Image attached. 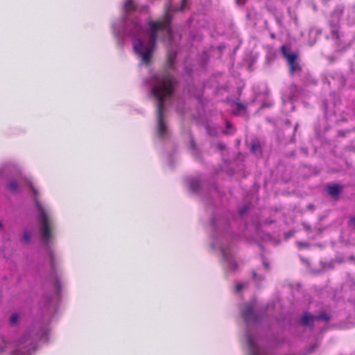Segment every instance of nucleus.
I'll use <instances>...</instances> for the list:
<instances>
[{"mask_svg": "<svg viewBox=\"0 0 355 355\" xmlns=\"http://www.w3.org/2000/svg\"><path fill=\"white\" fill-rule=\"evenodd\" d=\"M188 8L187 0H182L180 7H175L172 0H168L165 6L164 18L157 21H150L148 28L146 29L136 15L137 6L134 1L125 0L123 16L112 25L113 35L121 47L124 45L125 37L130 38L134 51L140 59L141 64L149 65L159 34L167 48L168 67L173 69L178 54V40L180 35L171 29L172 14Z\"/></svg>", "mask_w": 355, "mask_h": 355, "instance_id": "1", "label": "nucleus"}, {"mask_svg": "<svg viewBox=\"0 0 355 355\" xmlns=\"http://www.w3.org/2000/svg\"><path fill=\"white\" fill-rule=\"evenodd\" d=\"M250 209V205H243L239 209L236 217L231 212L216 211L211 220V246L220 252L223 264L229 271H235L238 268L234 243L236 234L233 229L236 225L241 230L247 227L246 220Z\"/></svg>", "mask_w": 355, "mask_h": 355, "instance_id": "2", "label": "nucleus"}, {"mask_svg": "<svg viewBox=\"0 0 355 355\" xmlns=\"http://www.w3.org/2000/svg\"><path fill=\"white\" fill-rule=\"evenodd\" d=\"M28 184L33 195V201L36 207L37 221L39 224V233L40 241L46 253L50 266L51 273L49 277V281L53 287V294L46 297L45 300V306L50 312L55 311L60 299L61 281L60 274L57 266L59 263L51 245L53 243V231L55 228V218L51 209L49 207L44 206L38 199L39 191L33 184L28 181Z\"/></svg>", "mask_w": 355, "mask_h": 355, "instance_id": "3", "label": "nucleus"}, {"mask_svg": "<svg viewBox=\"0 0 355 355\" xmlns=\"http://www.w3.org/2000/svg\"><path fill=\"white\" fill-rule=\"evenodd\" d=\"M150 95L156 105V136L160 139H166L170 136L164 112L166 105L173 107L179 113L184 110V101L177 92V81L168 72L155 73L148 80Z\"/></svg>", "mask_w": 355, "mask_h": 355, "instance_id": "4", "label": "nucleus"}, {"mask_svg": "<svg viewBox=\"0 0 355 355\" xmlns=\"http://www.w3.org/2000/svg\"><path fill=\"white\" fill-rule=\"evenodd\" d=\"M268 306L262 310L259 308L256 300L253 299L243 304L241 309L242 318L245 324L242 341L245 345L248 355H273L271 350L266 346H272L281 343L277 336L263 337L261 334L262 323L266 317Z\"/></svg>", "mask_w": 355, "mask_h": 355, "instance_id": "5", "label": "nucleus"}, {"mask_svg": "<svg viewBox=\"0 0 355 355\" xmlns=\"http://www.w3.org/2000/svg\"><path fill=\"white\" fill-rule=\"evenodd\" d=\"M49 329L38 326L27 330L15 343L12 355H33L37 349L36 341H47Z\"/></svg>", "mask_w": 355, "mask_h": 355, "instance_id": "6", "label": "nucleus"}, {"mask_svg": "<svg viewBox=\"0 0 355 355\" xmlns=\"http://www.w3.org/2000/svg\"><path fill=\"white\" fill-rule=\"evenodd\" d=\"M189 190L194 194L201 196L205 204L215 207L220 195L215 185L208 186L204 183V179L200 177H189L185 180Z\"/></svg>", "mask_w": 355, "mask_h": 355, "instance_id": "7", "label": "nucleus"}, {"mask_svg": "<svg viewBox=\"0 0 355 355\" xmlns=\"http://www.w3.org/2000/svg\"><path fill=\"white\" fill-rule=\"evenodd\" d=\"M0 179L7 180L6 189L12 192L19 191V182L23 179L20 166L15 162L9 161L0 166Z\"/></svg>", "mask_w": 355, "mask_h": 355, "instance_id": "8", "label": "nucleus"}, {"mask_svg": "<svg viewBox=\"0 0 355 355\" xmlns=\"http://www.w3.org/2000/svg\"><path fill=\"white\" fill-rule=\"evenodd\" d=\"M280 52L283 57L286 60L289 67V71L291 74L301 70L298 55L292 51L290 46L287 45H282L280 48Z\"/></svg>", "mask_w": 355, "mask_h": 355, "instance_id": "9", "label": "nucleus"}, {"mask_svg": "<svg viewBox=\"0 0 355 355\" xmlns=\"http://www.w3.org/2000/svg\"><path fill=\"white\" fill-rule=\"evenodd\" d=\"M330 315L326 313H321L318 315H312L309 312H304L300 320L299 327H307L310 330H312L313 324L316 320L327 322L330 320Z\"/></svg>", "mask_w": 355, "mask_h": 355, "instance_id": "10", "label": "nucleus"}, {"mask_svg": "<svg viewBox=\"0 0 355 355\" xmlns=\"http://www.w3.org/2000/svg\"><path fill=\"white\" fill-rule=\"evenodd\" d=\"M343 13V8L341 7H338L332 13L331 16V19L329 20V26L331 28V38L335 40L336 42H338L340 39L339 34V21Z\"/></svg>", "mask_w": 355, "mask_h": 355, "instance_id": "11", "label": "nucleus"}, {"mask_svg": "<svg viewBox=\"0 0 355 355\" xmlns=\"http://www.w3.org/2000/svg\"><path fill=\"white\" fill-rule=\"evenodd\" d=\"M262 261V268H257L256 270L252 271V277L256 282L257 285L259 286L261 284V282L265 279V272H268L270 270L269 262L264 257H261Z\"/></svg>", "mask_w": 355, "mask_h": 355, "instance_id": "12", "label": "nucleus"}, {"mask_svg": "<svg viewBox=\"0 0 355 355\" xmlns=\"http://www.w3.org/2000/svg\"><path fill=\"white\" fill-rule=\"evenodd\" d=\"M343 189V185H340L338 184H332L330 185H328L327 187V191L328 194L334 198H338L339 195L340 194L342 190Z\"/></svg>", "mask_w": 355, "mask_h": 355, "instance_id": "13", "label": "nucleus"}, {"mask_svg": "<svg viewBox=\"0 0 355 355\" xmlns=\"http://www.w3.org/2000/svg\"><path fill=\"white\" fill-rule=\"evenodd\" d=\"M189 93L190 96H192L197 100L200 101L202 96V89L200 87V89H197L194 87H192L189 89Z\"/></svg>", "mask_w": 355, "mask_h": 355, "instance_id": "14", "label": "nucleus"}, {"mask_svg": "<svg viewBox=\"0 0 355 355\" xmlns=\"http://www.w3.org/2000/svg\"><path fill=\"white\" fill-rule=\"evenodd\" d=\"M235 132L234 125L228 121H226L225 130L223 132L226 135H231Z\"/></svg>", "mask_w": 355, "mask_h": 355, "instance_id": "15", "label": "nucleus"}, {"mask_svg": "<svg viewBox=\"0 0 355 355\" xmlns=\"http://www.w3.org/2000/svg\"><path fill=\"white\" fill-rule=\"evenodd\" d=\"M260 148L261 147L259 144L253 143L251 146V151L255 154H257L259 152V154L261 155Z\"/></svg>", "mask_w": 355, "mask_h": 355, "instance_id": "16", "label": "nucleus"}, {"mask_svg": "<svg viewBox=\"0 0 355 355\" xmlns=\"http://www.w3.org/2000/svg\"><path fill=\"white\" fill-rule=\"evenodd\" d=\"M31 234L26 230H24L22 236V241L25 243H28L31 241Z\"/></svg>", "mask_w": 355, "mask_h": 355, "instance_id": "17", "label": "nucleus"}, {"mask_svg": "<svg viewBox=\"0 0 355 355\" xmlns=\"http://www.w3.org/2000/svg\"><path fill=\"white\" fill-rule=\"evenodd\" d=\"M19 319V316L17 313H13L11 315L9 319V322L11 325L15 324Z\"/></svg>", "mask_w": 355, "mask_h": 355, "instance_id": "18", "label": "nucleus"}, {"mask_svg": "<svg viewBox=\"0 0 355 355\" xmlns=\"http://www.w3.org/2000/svg\"><path fill=\"white\" fill-rule=\"evenodd\" d=\"M190 150L191 151V153L197 157V149L196 148V145L194 144V141L193 140L191 141L190 144Z\"/></svg>", "mask_w": 355, "mask_h": 355, "instance_id": "19", "label": "nucleus"}, {"mask_svg": "<svg viewBox=\"0 0 355 355\" xmlns=\"http://www.w3.org/2000/svg\"><path fill=\"white\" fill-rule=\"evenodd\" d=\"M6 345L7 344L3 338L0 336V353L5 350Z\"/></svg>", "mask_w": 355, "mask_h": 355, "instance_id": "20", "label": "nucleus"}, {"mask_svg": "<svg viewBox=\"0 0 355 355\" xmlns=\"http://www.w3.org/2000/svg\"><path fill=\"white\" fill-rule=\"evenodd\" d=\"M248 286V284L247 283H239L236 285V291L237 292H239L240 291H241L243 288H245L246 286Z\"/></svg>", "mask_w": 355, "mask_h": 355, "instance_id": "21", "label": "nucleus"}, {"mask_svg": "<svg viewBox=\"0 0 355 355\" xmlns=\"http://www.w3.org/2000/svg\"><path fill=\"white\" fill-rule=\"evenodd\" d=\"M318 347V343H315L313 345H311L309 348L307 349L306 354H311L313 352H314L315 349Z\"/></svg>", "mask_w": 355, "mask_h": 355, "instance_id": "22", "label": "nucleus"}, {"mask_svg": "<svg viewBox=\"0 0 355 355\" xmlns=\"http://www.w3.org/2000/svg\"><path fill=\"white\" fill-rule=\"evenodd\" d=\"M321 31L320 30L313 28L309 32V36L311 37L312 35H319Z\"/></svg>", "mask_w": 355, "mask_h": 355, "instance_id": "23", "label": "nucleus"}, {"mask_svg": "<svg viewBox=\"0 0 355 355\" xmlns=\"http://www.w3.org/2000/svg\"><path fill=\"white\" fill-rule=\"evenodd\" d=\"M216 147L218 150H220L221 151L225 150L226 149L225 145L223 143L217 144Z\"/></svg>", "mask_w": 355, "mask_h": 355, "instance_id": "24", "label": "nucleus"}, {"mask_svg": "<svg viewBox=\"0 0 355 355\" xmlns=\"http://www.w3.org/2000/svg\"><path fill=\"white\" fill-rule=\"evenodd\" d=\"M338 78H339V86H343L345 83V80L344 77L342 75H340L338 76Z\"/></svg>", "mask_w": 355, "mask_h": 355, "instance_id": "25", "label": "nucleus"}, {"mask_svg": "<svg viewBox=\"0 0 355 355\" xmlns=\"http://www.w3.org/2000/svg\"><path fill=\"white\" fill-rule=\"evenodd\" d=\"M236 107L239 110H245V106L244 105H243L242 103H236Z\"/></svg>", "mask_w": 355, "mask_h": 355, "instance_id": "26", "label": "nucleus"}, {"mask_svg": "<svg viewBox=\"0 0 355 355\" xmlns=\"http://www.w3.org/2000/svg\"><path fill=\"white\" fill-rule=\"evenodd\" d=\"M246 0H236V2L238 5H243L245 3Z\"/></svg>", "mask_w": 355, "mask_h": 355, "instance_id": "27", "label": "nucleus"}, {"mask_svg": "<svg viewBox=\"0 0 355 355\" xmlns=\"http://www.w3.org/2000/svg\"><path fill=\"white\" fill-rule=\"evenodd\" d=\"M349 260L355 263V256L352 255L349 257Z\"/></svg>", "mask_w": 355, "mask_h": 355, "instance_id": "28", "label": "nucleus"}, {"mask_svg": "<svg viewBox=\"0 0 355 355\" xmlns=\"http://www.w3.org/2000/svg\"><path fill=\"white\" fill-rule=\"evenodd\" d=\"M4 230V226L1 222H0V232H2Z\"/></svg>", "mask_w": 355, "mask_h": 355, "instance_id": "29", "label": "nucleus"}, {"mask_svg": "<svg viewBox=\"0 0 355 355\" xmlns=\"http://www.w3.org/2000/svg\"><path fill=\"white\" fill-rule=\"evenodd\" d=\"M301 150H302V151L305 155H307L308 151H307V150H306V149H305V148H302Z\"/></svg>", "mask_w": 355, "mask_h": 355, "instance_id": "30", "label": "nucleus"}, {"mask_svg": "<svg viewBox=\"0 0 355 355\" xmlns=\"http://www.w3.org/2000/svg\"><path fill=\"white\" fill-rule=\"evenodd\" d=\"M185 71L187 73H189L191 70L189 69H188L187 67H185Z\"/></svg>", "mask_w": 355, "mask_h": 355, "instance_id": "31", "label": "nucleus"}, {"mask_svg": "<svg viewBox=\"0 0 355 355\" xmlns=\"http://www.w3.org/2000/svg\"><path fill=\"white\" fill-rule=\"evenodd\" d=\"M298 245H303V246H306V243H300V242H298Z\"/></svg>", "mask_w": 355, "mask_h": 355, "instance_id": "32", "label": "nucleus"}, {"mask_svg": "<svg viewBox=\"0 0 355 355\" xmlns=\"http://www.w3.org/2000/svg\"><path fill=\"white\" fill-rule=\"evenodd\" d=\"M351 220L355 224V217L352 218Z\"/></svg>", "mask_w": 355, "mask_h": 355, "instance_id": "33", "label": "nucleus"}, {"mask_svg": "<svg viewBox=\"0 0 355 355\" xmlns=\"http://www.w3.org/2000/svg\"><path fill=\"white\" fill-rule=\"evenodd\" d=\"M295 96L293 94V95H292V96L290 97V98H295Z\"/></svg>", "mask_w": 355, "mask_h": 355, "instance_id": "34", "label": "nucleus"}, {"mask_svg": "<svg viewBox=\"0 0 355 355\" xmlns=\"http://www.w3.org/2000/svg\"><path fill=\"white\" fill-rule=\"evenodd\" d=\"M314 42H311V43H310V45H313V44H314Z\"/></svg>", "mask_w": 355, "mask_h": 355, "instance_id": "35", "label": "nucleus"}]
</instances>
